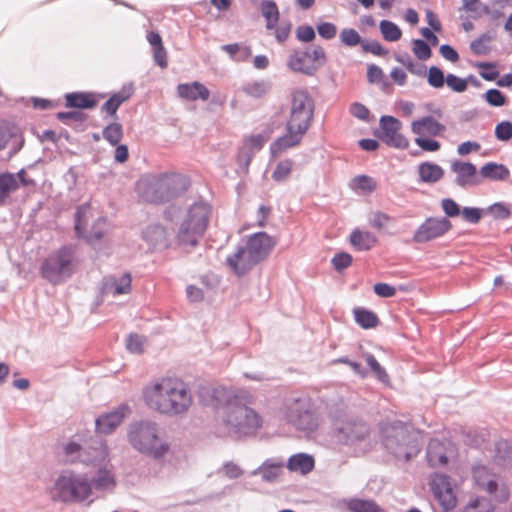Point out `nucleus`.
<instances>
[{
    "mask_svg": "<svg viewBox=\"0 0 512 512\" xmlns=\"http://www.w3.org/2000/svg\"><path fill=\"white\" fill-rule=\"evenodd\" d=\"M142 399L148 409L165 416L185 414L193 404L188 384L176 377H162L147 384Z\"/></svg>",
    "mask_w": 512,
    "mask_h": 512,
    "instance_id": "f257e3e1",
    "label": "nucleus"
},
{
    "mask_svg": "<svg viewBox=\"0 0 512 512\" xmlns=\"http://www.w3.org/2000/svg\"><path fill=\"white\" fill-rule=\"evenodd\" d=\"M211 398L216 401L213 404L215 408L220 407L222 402L226 401L222 407L221 417L229 431L238 435L250 436L262 428L264 423L262 416L254 409L239 404L236 400H231L226 389H214Z\"/></svg>",
    "mask_w": 512,
    "mask_h": 512,
    "instance_id": "f03ea898",
    "label": "nucleus"
},
{
    "mask_svg": "<svg viewBox=\"0 0 512 512\" xmlns=\"http://www.w3.org/2000/svg\"><path fill=\"white\" fill-rule=\"evenodd\" d=\"M187 185L179 174L146 175L137 182V191L144 201L160 203L185 191Z\"/></svg>",
    "mask_w": 512,
    "mask_h": 512,
    "instance_id": "7ed1b4c3",
    "label": "nucleus"
},
{
    "mask_svg": "<svg viewBox=\"0 0 512 512\" xmlns=\"http://www.w3.org/2000/svg\"><path fill=\"white\" fill-rule=\"evenodd\" d=\"M210 213L211 210L207 204L192 205L181 220L176 236L177 243L180 246H197L208 227Z\"/></svg>",
    "mask_w": 512,
    "mask_h": 512,
    "instance_id": "20e7f679",
    "label": "nucleus"
},
{
    "mask_svg": "<svg viewBox=\"0 0 512 512\" xmlns=\"http://www.w3.org/2000/svg\"><path fill=\"white\" fill-rule=\"evenodd\" d=\"M75 261V250L68 246L62 247L43 260L40 268L41 275L49 282L58 284L72 275Z\"/></svg>",
    "mask_w": 512,
    "mask_h": 512,
    "instance_id": "39448f33",
    "label": "nucleus"
},
{
    "mask_svg": "<svg viewBox=\"0 0 512 512\" xmlns=\"http://www.w3.org/2000/svg\"><path fill=\"white\" fill-rule=\"evenodd\" d=\"M128 438L136 450L154 457L162 456L168 449L158 435L156 424L152 422L142 421L131 425Z\"/></svg>",
    "mask_w": 512,
    "mask_h": 512,
    "instance_id": "423d86ee",
    "label": "nucleus"
},
{
    "mask_svg": "<svg viewBox=\"0 0 512 512\" xmlns=\"http://www.w3.org/2000/svg\"><path fill=\"white\" fill-rule=\"evenodd\" d=\"M90 494L91 485L88 479L70 472L60 475L52 489L53 499L64 502H80L87 499Z\"/></svg>",
    "mask_w": 512,
    "mask_h": 512,
    "instance_id": "0eeeda50",
    "label": "nucleus"
},
{
    "mask_svg": "<svg viewBox=\"0 0 512 512\" xmlns=\"http://www.w3.org/2000/svg\"><path fill=\"white\" fill-rule=\"evenodd\" d=\"M385 446L397 457L405 458H409L419 450L416 434L402 423L385 429Z\"/></svg>",
    "mask_w": 512,
    "mask_h": 512,
    "instance_id": "6e6552de",
    "label": "nucleus"
},
{
    "mask_svg": "<svg viewBox=\"0 0 512 512\" xmlns=\"http://www.w3.org/2000/svg\"><path fill=\"white\" fill-rule=\"evenodd\" d=\"M313 101L306 91L296 90L292 93L290 118L287 122L288 131L306 133L313 118Z\"/></svg>",
    "mask_w": 512,
    "mask_h": 512,
    "instance_id": "1a4fd4ad",
    "label": "nucleus"
},
{
    "mask_svg": "<svg viewBox=\"0 0 512 512\" xmlns=\"http://www.w3.org/2000/svg\"><path fill=\"white\" fill-rule=\"evenodd\" d=\"M94 217V210L89 205L80 206L75 215V231L89 243L101 240L107 232L106 220L98 218L94 222Z\"/></svg>",
    "mask_w": 512,
    "mask_h": 512,
    "instance_id": "9d476101",
    "label": "nucleus"
},
{
    "mask_svg": "<svg viewBox=\"0 0 512 512\" xmlns=\"http://www.w3.org/2000/svg\"><path fill=\"white\" fill-rule=\"evenodd\" d=\"M429 487L435 501L444 512H451L457 507L458 490L451 477L434 473L430 476Z\"/></svg>",
    "mask_w": 512,
    "mask_h": 512,
    "instance_id": "9b49d317",
    "label": "nucleus"
},
{
    "mask_svg": "<svg viewBox=\"0 0 512 512\" xmlns=\"http://www.w3.org/2000/svg\"><path fill=\"white\" fill-rule=\"evenodd\" d=\"M370 434L368 424L359 418H347L335 424V435L339 443L353 446L365 441Z\"/></svg>",
    "mask_w": 512,
    "mask_h": 512,
    "instance_id": "f8f14e48",
    "label": "nucleus"
},
{
    "mask_svg": "<svg viewBox=\"0 0 512 512\" xmlns=\"http://www.w3.org/2000/svg\"><path fill=\"white\" fill-rule=\"evenodd\" d=\"M326 62V52L321 46H314L305 52H295L289 57L288 66L295 72L313 75Z\"/></svg>",
    "mask_w": 512,
    "mask_h": 512,
    "instance_id": "ddd939ff",
    "label": "nucleus"
},
{
    "mask_svg": "<svg viewBox=\"0 0 512 512\" xmlns=\"http://www.w3.org/2000/svg\"><path fill=\"white\" fill-rule=\"evenodd\" d=\"M452 229L451 221L446 217H429L417 228L413 235L415 243H427L440 238Z\"/></svg>",
    "mask_w": 512,
    "mask_h": 512,
    "instance_id": "4468645a",
    "label": "nucleus"
},
{
    "mask_svg": "<svg viewBox=\"0 0 512 512\" xmlns=\"http://www.w3.org/2000/svg\"><path fill=\"white\" fill-rule=\"evenodd\" d=\"M381 139L389 146L406 149L409 141L400 133L402 123L393 116L380 118Z\"/></svg>",
    "mask_w": 512,
    "mask_h": 512,
    "instance_id": "2eb2a0df",
    "label": "nucleus"
},
{
    "mask_svg": "<svg viewBox=\"0 0 512 512\" xmlns=\"http://www.w3.org/2000/svg\"><path fill=\"white\" fill-rule=\"evenodd\" d=\"M65 454L68 461L74 462L77 460L74 454L79 455V460L87 464H95L98 462L105 461L108 457V448L99 443L98 446L90 447L89 449L81 452V447L76 443H69L65 446Z\"/></svg>",
    "mask_w": 512,
    "mask_h": 512,
    "instance_id": "dca6fc26",
    "label": "nucleus"
},
{
    "mask_svg": "<svg viewBox=\"0 0 512 512\" xmlns=\"http://www.w3.org/2000/svg\"><path fill=\"white\" fill-rule=\"evenodd\" d=\"M451 170L456 174V183L461 187L481 184L477 168L470 162L454 161L451 165Z\"/></svg>",
    "mask_w": 512,
    "mask_h": 512,
    "instance_id": "f3484780",
    "label": "nucleus"
},
{
    "mask_svg": "<svg viewBox=\"0 0 512 512\" xmlns=\"http://www.w3.org/2000/svg\"><path fill=\"white\" fill-rule=\"evenodd\" d=\"M276 241L265 232L252 235L247 241V248L258 262L265 259L274 248Z\"/></svg>",
    "mask_w": 512,
    "mask_h": 512,
    "instance_id": "a211bd4d",
    "label": "nucleus"
},
{
    "mask_svg": "<svg viewBox=\"0 0 512 512\" xmlns=\"http://www.w3.org/2000/svg\"><path fill=\"white\" fill-rule=\"evenodd\" d=\"M411 131L417 136L440 137L444 135L446 126L432 116H425L411 123Z\"/></svg>",
    "mask_w": 512,
    "mask_h": 512,
    "instance_id": "6ab92c4d",
    "label": "nucleus"
},
{
    "mask_svg": "<svg viewBox=\"0 0 512 512\" xmlns=\"http://www.w3.org/2000/svg\"><path fill=\"white\" fill-rule=\"evenodd\" d=\"M229 267L238 276L245 274L257 263V259L250 253V250L245 247H239L238 250L227 258Z\"/></svg>",
    "mask_w": 512,
    "mask_h": 512,
    "instance_id": "aec40b11",
    "label": "nucleus"
},
{
    "mask_svg": "<svg viewBox=\"0 0 512 512\" xmlns=\"http://www.w3.org/2000/svg\"><path fill=\"white\" fill-rule=\"evenodd\" d=\"M452 452L449 444L433 439L427 447V461L431 467H444L448 464V457Z\"/></svg>",
    "mask_w": 512,
    "mask_h": 512,
    "instance_id": "412c9836",
    "label": "nucleus"
},
{
    "mask_svg": "<svg viewBox=\"0 0 512 512\" xmlns=\"http://www.w3.org/2000/svg\"><path fill=\"white\" fill-rule=\"evenodd\" d=\"M177 94L186 101H207L210 97L209 89L198 81L179 84L177 86Z\"/></svg>",
    "mask_w": 512,
    "mask_h": 512,
    "instance_id": "4be33fe9",
    "label": "nucleus"
},
{
    "mask_svg": "<svg viewBox=\"0 0 512 512\" xmlns=\"http://www.w3.org/2000/svg\"><path fill=\"white\" fill-rule=\"evenodd\" d=\"M129 409L126 406L119 407L116 411L100 416L96 420L97 431L103 434L111 433L128 414Z\"/></svg>",
    "mask_w": 512,
    "mask_h": 512,
    "instance_id": "5701e85b",
    "label": "nucleus"
},
{
    "mask_svg": "<svg viewBox=\"0 0 512 512\" xmlns=\"http://www.w3.org/2000/svg\"><path fill=\"white\" fill-rule=\"evenodd\" d=\"M472 476L475 484L482 490L493 493L497 490V478L484 465H475L472 469Z\"/></svg>",
    "mask_w": 512,
    "mask_h": 512,
    "instance_id": "b1692460",
    "label": "nucleus"
},
{
    "mask_svg": "<svg viewBox=\"0 0 512 512\" xmlns=\"http://www.w3.org/2000/svg\"><path fill=\"white\" fill-rule=\"evenodd\" d=\"M304 133L297 131H288L287 133L275 140L270 146V152L273 158H277L289 148L297 146L303 137Z\"/></svg>",
    "mask_w": 512,
    "mask_h": 512,
    "instance_id": "393cba45",
    "label": "nucleus"
},
{
    "mask_svg": "<svg viewBox=\"0 0 512 512\" xmlns=\"http://www.w3.org/2000/svg\"><path fill=\"white\" fill-rule=\"evenodd\" d=\"M134 93L131 85L124 86L122 89L112 94L111 97L103 104L101 110L110 116H114L118 108L127 100H129Z\"/></svg>",
    "mask_w": 512,
    "mask_h": 512,
    "instance_id": "a878e982",
    "label": "nucleus"
},
{
    "mask_svg": "<svg viewBox=\"0 0 512 512\" xmlns=\"http://www.w3.org/2000/svg\"><path fill=\"white\" fill-rule=\"evenodd\" d=\"M315 467V460L312 455L297 453L292 455L287 462V469L291 472L307 475Z\"/></svg>",
    "mask_w": 512,
    "mask_h": 512,
    "instance_id": "bb28decb",
    "label": "nucleus"
},
{
    "mask_svg": "<svg viewBox=\"0 0 512 512\" xmlns=\"http://www.w3.org/2000/svg\"><path fill=\"white\" fill-rule=\"evenodd\" d=\"M350 244L358 251H369L378 242L377 237L370 231L354 229L349 237Z\"/></svg>",
    "mask_w": 512,
    "mask_h": 512,
    "instance_id": "cd10ccee",
    "label": "nucleus"
},
{
    "mask_svg": "<svg viewBox=\"0 0 512 512\" xmlns=\"http://www.w3.org/2000/svg\"><path fill=\"white\" fill-rule=\"evenodd\" d=\"M479 175L481 180L504 181L510 176V171L503 164L488 162L480 168Z\"/></svg>",
    "mask_w": 512,
    "mask_h": 512,
    "instance_id": "c85d7f7f",
    "label": "nucleus"
},
{
    "mask_svg": "<svg viewBox=\"0 0 512 512\" xmlns=\"http://www.w3.org/2000/svg\"><path fill=\"white\" fill-rule=\"evenodd\" d=\"M66 106L74 108H93L99 102V97L94 93H69L65 96Z\"/></svg>",
    "mask_w": 512,
    "mask_h": 512,
    "instance_id": "c756f323",
    "label": "nucleus"
},
{
    "mask_svg": "<svg viewBox=\"0 0 512 512\" xmlns=\"http://www.w3.org/2000/svg\"><path fill=\"white\" fill-rule=\"evenodd\" d=\"M420 181L423 183H436L444 176V170L438 164L422 162L418 166Z\"/></svg>",
    "mask_w": 512,
    "mask_h": 512,
    "instance_id": "7c9ffc66",
    "label": "nucleus"
},
{
    "mask_svg": "<svg viewBox=\"0 0 512 512\" xmlns=\"http://www.w3.org/2000/svg\"><path fill=\"white\" fill-rule=\"evenodd\" d=\"M345 505L349 512H387L370 499L351 498L345 501Z\"/></svg>",
    "mask_w": 512,
    "mask_h": 512,
    "instance_id": "2f4dec72",
    "label": "nucleus"
},
{
    "mask_svg": "<svg viewBox=\"0 0 512 512\" xmlns=\"http://www.w3.org/2000/svg\"><path fill=\"white\" fill-rule=\"evenodd\" d=\"M259 8L262 16L266 20V28L268 30L274 29L280 16L277 4L273 0H263L261 1Z\"/></svg>",
    "mask_w": 512,
    "mask_h": 512,
    "instance_id": "473e14b6",
    "label": "nucleus"
},
{
    "mask_svg": "<svg viewBox=\"0 0 512 512\" xmlns=\"http://www.w3.org/2000/svg\"><path fill=\"white\" fill-rule=\"evenodd\" d=\"M353 315L356 323L363 329H372L379 324L378 316L371 310L357 307L354 308Z\"/></svg>",
    "mask_w": 512,
    "mask_h": 512,
    "instance_id": "72a5a7b5",
    "label": "nucleus"
},
{
    "mask_svg": "<svg viewBox=\"0 0 512 512\" xmlns=\"http://www.w3.org/2000/svg\"><path fill=\"white\" fill-rule=\"evenodd\" d=\"M143 237L152 247L164 245L167 239L166 231L161 225L148 226L143 232Z\"/></svg>",
    "mask_w": 512,
    "mask_h": 512,
    "instance_id": "f704fd0d",
    "label": "nucleus"
},
{
    "mask_svg": "<svg viewBox=\"0 0 512 512\" xmlns=\"http://www.w3.org/2000/svg\"><path fill=\"white\" fill-rule=\"evenodd\" d=\"M351 188L355 191H360L363 193H371L377 188L376 181L367 175H359L352 179Z\"/></svg>",
    "mask_w": 512,
    "mask_h": 512,
    "instance_id": "c9c22d12",
    "label": "nucleus"
},
{
    "mask_svg": "<svg viewBox=\"0 0 512 512\" xmlns=\"http://www.w3.org/2000/svg\"><path fill=\"white\" fill-rule=\"evenodd\" d=\"M17 188L18 184L14 175L0 174V204H3L8 195Z\"/></svg>",
    "mask_w": 512,
    "mask_h": 512,
    "instance_id": "e433bc0d",
    "label": "nucleus"
},
{
    "mask_svg": "<svg viewBox=\"0 0 512 512\" xmlns=\"http://www.w3.org/2000/svg\"><path fill=\"white\" fill-rule=\"evenodd\" d=\"M380 31L383 38L389 42L398 41L402 36L401 29L393 22L388 20H382L380 22Z\"/></svg>",
    "mask_w": 512,
    "mask_h": 512,
    "instance_id": "4c0bfd02",
    "label": "nucleus"
},
{
    "mask_svg": "<svg viewBox=\"0 0 512 512\" xmlns=\"http://www.w3.org/2000/svg\"><path fill=\"white\" fill-rule=\"evenodd\" d=\"M494 509L491 501L485 497H476L468 502L463 512H492Z\"/></svg>",
    "mask_w": 512,
    "mask_h": 512,
    "instance_id": "58836bf2",
    "label": "nucleus"
},
{
    "mask_svg": "<svg viewBox=\"0 0 512 512\" xmlns=\"http://www.w3.org/2000/svg\"><path fill=\"white\" fill-rule=\"evenodd\" d=\"M484 212L495 220H506L511 216L509 205L502 202H496L490 205Z\"/></svg>",
    "mask_w": 512,
    "mask_h": 512,
    "instance_id": "ea45409f",
    "label": "nucleus"
},
{
    "mask_svg": "<svg viewBox=\"0 0 512 512\" xmlns=\"http://www.w3.org/2000/svg\"><path fill=\"white\" fill-rule=\"evenodd\" d=\"M103 137L111 145H118L123 137L122 125L120 123H112L103 130Z\"/></svg>",
    "mask_w": 512,
    "mask_h": 512,
    "instance_id": "a19ab883",
    "label": "nucleus"
},
{
    "mask_svg": "<svg viewBox=\"0 0 512 512\" xmlns=\"http://www.w3.org/2000/svg\"><path fill=\"white\" fill-rule=\"evenodd\" d=\"M427 82L431 87L440 89L446 83V76L440 68L431 66L427 72Z\"/></svg>",
    "mask_w": 512,
    "mask_h": 512,
    "instance_id": "79ce46f5",
    "label": "nucleus"
},
{
    "mask_svg": "<svg viewBox=\"0 0 512 512\" xmlns=\"http://www.w3.org/2000/svg\"><path fill=\"white\" fill-rule=\"evenodd\" d=\"M339 38L341 43L348 47H354L362 43L360 34L353 28L342 29Z\"/></svg>",
    "mask_w": 512,
    "mask_h": 512,
    "instance_id": "37998d69",
    "label": "nucleus"
},
{
    "mask_svg": "<svg viewBox=\"0 0 512 512\" xmlns=\"http://www.w3.org/2000/svg\"><path fill=\"white\" fill-rule=\"evenodd\" d=\"M95 486L99 489L112 488L115 485L114 475L111 470L100 469L94 480Z\"/></svg>",
    "mask_w": 512,
    "mask_h": 512,
    "instance_id": "c03bdc74",
    "label": "nucleus"
},
{
    "mask_svg": "<svg viewBox=\"0 0 512 512\" xmlns=\"http://www.w3.org/2000/svg\"><path fill=\"white\" fill-rule=\"evenodd\" d=\"M131 275L130 273H124L119 280H114L111 283L114 295L127 294L131 291Z\"/></svg>",
    "mask_w": 512,
    "mask_h": 512,
    "instance_id": "a18cd8bd",
    "label": "nucleus"
},
{
    "mask_svg": "<svg viewBox=\"0 0 512 512\" xmlns=\"http://www.w3.org/2000/svg\"><path fill=\"white\" fill-rule=\"evenodd\" d=\"M292 168H293L292 160H290V159L282 160L276 165V168L272 173V178L275 181H282L289 176V174L292 171Z\"/></svg>",
    "mask_w": 512,
    "mask_h": 512,
    "instance_id": "49530a36",
    "label": "nucleus"
},
{
    "mask_svg": "<svg viewBox=\"0 0 512 512\" xmlns=\"http://www.w3.org/2000/svg\"><path fill=\"white\" fill-rule=\"evenodd\" d=\"M367 365L370 367L371 371L376 375V377L382 381L386 382L389 379L388 374L385 369L379 364L376 358L372 354H367L366 357Z\"/></svg>",
    "mask_w": 512,
    "mask_h": 512,
    "instance_id": "de8ad7c7",
    "label": "nucleus"
},
{
    "mask_svg": "<svg viewBox=\"0 0 512 512\" xmlns=\"http://www.w3.org/2000/svg\"><path fill=\"white\" fill-rule=\"evenodd\" d=\"M485 100L491 105L495 107H500L505 105L506 97L504 94L497 89H489L484 94Z\"/></svg>",
    "mask_w": 512,
    "mask_h": 512,
    "instance_id": "09e8293b",
    "label": "nucleus"
},
{
    "mask_svg": "<svg viewBox=\"0 0 512 512\" xmlns=\"http://www.w3.org/2000/svg\"><path fill=\"white\" fill-rule=\"evenodd\" d=\"M393 221V217L382 211H376L373 213L371 226L376 230H382Z\"/></svg>",
    "mask_w": 512,
    "mask_h": 512,
    "instance_id": "8fccbe9b",
    "label": "nucleus"
},
{
    "mask_svg": "<svg viewBox=\"0 0 512 512\" xmlns=\"http://www.w3.org/2000/svg\"><path fill=\"white\" fill-rule=\"evenodd\" d=\"M413 53L420 60H427L431 57V49L429 45L420 39L413 42Z\"/></svg>",
    "mask_w": 512,
    "mask_h": 512,
    "instance_id": "3c124183",
    "label": "nucleus"
},
{
    "mask_svg": "<svg viewBox=\"0 0 512 512\" xmlns=\"http://www.w3.org/2000/svg\"><path fill=\"white\" fill-rule=\"evenodd\" d=\"M446 84L451 90L458 93L464 92L468 87L467 81L465 79L460 78L454 74H448L446 76Z\"/></svg>",
    "mask_w": 512,
    "mask_h": 512,
    "instance_id": "603ef678",
    "label": "nucleus"
},
{
    "mask_svg": "<svg viewBox=\"0 0 512 512\" xmlns=\"http://www.w3.org/2000/svg\"><path fill=\"white\" fill-rule=\"evenodd\" d=\"M476 67L484 71L480 72L483 79L488 81H494L499 73L495 70V64L490 62H480L476 64Z\"/></svg>",
    "mask_w": 512,
    "mask_h": 512,
    "instance_id": "864d4df0",
    "label": "nucleus"
},
{
    "mask_svg": "<svg viewBox=\"0 0 512 512\" xmlns=\"http://www.w3.org/2000/svg\"><path fill=\"white\" fill-rule=\"evenodd\" d=\"M282 467V464H265L261 469L263 478L268 481L277 479L281 474Z\"/></svg>",
    "mask_w": 512,
    "mask_h": 512,
    "instance_id": "5fc2aeb1",
    "label": "nucleus"
},
{
    "mask_svg": "<svg viewBox=\"0 0 512 512\" xmlns=\"http://www.w3.org/2000/svg\"><path fill=\"white\" fill-rule=\"evenodd\" d=\"M415 143L424 151L436 152L441 148V144L433 139H429L423 136H417Z\"/></svg>",
    "mask_w": 512,
    "mask_h": 512,
    "instance_id": "6e6d98bb",
    "label": "nucleus"
},
{
    "mask_svg": "<svg viewBox=\"0 0 512 512\" xmlns=\"http://www.w3.org/2000/svg\"><path fill=\"white\" fill-rule=\"evenodd\" d=\"M495 136L498 140L508 141L512 137V123L503 121L495 128Z\"/></svg>",
    "mask_w": 512,
    "mask_h": 512,
    "instance_id": "4d7b16f0",
    "label": "nucleus"
},
{
    "mask_svg": "<svg viewBox=\"0 0 512 512\" xmlns=\"http://www.w3.org/2000/svg\"><path fill=\"white\" fill-rule=\"evenodd\" d=\"M441 207L447 217H457L462 212L459 205L451 198L443 199L441 201Z\"/></svg>",
    "mask_w": 512,
    "mask_h": 512,
    "instance_id": "13d9d810",
    "label": "nucleus"
},
{
    "mask_svg": "<svg viewBox=\"0 0 512 512\" xmlns=\"http://www.w3.org/2000/svg\"><path fill=\"white\" fill-rule=\"evenodd\" d=\"M244 92L252 97L260 98L267 92V86L263 82L248 83L244 87Z\"/></svg>",
    "mask_w": 512,
    "mask_h": 512,
    "instance_id": "bf43d9fd",
    "label": "nucleus"
},
{
    "mask_svg": "<svg viewBox=\"0 0 512 512\" xmlns=\"http://www.w3.org/2000/svg\"><path fill=\"white\" fill-rule=\"evenodd\" d=\"M352 263V256L348 253L341 252L337 253L332 258V264L337 271L348 268Z\"/></svg>",
    "mask_w": 512,
    "mask_h": 512,
    "instance_id": "052dcab7",
    "label": "nucleus"
},
{
    "mask_svg": "<svg viewBox=\"0 0 512 512\" xmlns=\"http://www.w3.org/2000/svg\"><path fill=\"white\" fill-rule=\"evenodd\" d=\"M461 215L465 221L477 224L482 218V210L474 207H465L462 209Z\"/></svg>",
    "mask_w": 512,
    "mask_h": 512,
    "instance_id": "680f3d73",
    "label": "nucleus"
},
{
    "mask_svg": "<svg viewBox=\"0 0 512 512\" xmlns=\"http://www.w3.org/2000/svg\"><path fill=\"white\" fill-rule=\"evenodd\" d=\"M319 35L324 39H332L336 36L337 28L333 23L323 22L317 26Z\"/></svg>",
    "mask_w": 512,
    "mask_h": 512,
    "instance_id": "e2e57ef3",
    "label": "nucleus"
},
{
    "mask_svg": "<svg viewBox=\"0 0 512 512\" xmlns=\"http://www.w3.org/2000/svg\"><path fill=\"white\" fill-rule=\"evenodd\" d=\"M384 78L385 75L380 67L374 64L368 66L367 79L370 83H381L384 81Z\"/></svg>",
    "mask_w": 512,
    "mask_h": 512,
    "instance_id": "0e129e2a",
    "label": "nucleus"
},
{
    "mask_svg": "<svg viewBox=\"0 0 512 512\" xmlns=\"http://www.w3.org/2000/svg\"><path fill=\"white\" fill-rule=\"evenodd\" d=\"M296 36L302 42H311L315 39V31L309 25L299 26L296 30Z\"/></svg>",
    "mask_w": 512,
    "mask_h": 512,
    "instance_id": "69168bd1",
    "label": "nucleus"
},
{
    "mask_svg": "<svg viewBox=\"0 0 512 512\" xmlns=\"http://www.w3.org/2000/svg\"><path fill=\"white\" fill-rule=\"evenodd\" d=\"M143 339L137 334H131L126 343V347L133 353H141L143 349Z\"/></svg>",
    "mask_w": 512,
    "mask_h": 512,
    "instance_id": "338daca9",
    "label": "nucleus"
},
{
    "mask_svg": "<svg viewBox=\"0 0 512 512\" xmlns=\"http://www.w3.org/2000/svg\"><path fill=\"white\" fill-rule=\"evenodd\" d=\"M374 292L380 297L389 298L395 296L396 289L387 283H376L374 285Z\"/></svg>",
    "mask_w": 512,
    "mask_h": 512,
    "instance_id": "774afa93",
    "label": "nucleus"
}]
</instances>
